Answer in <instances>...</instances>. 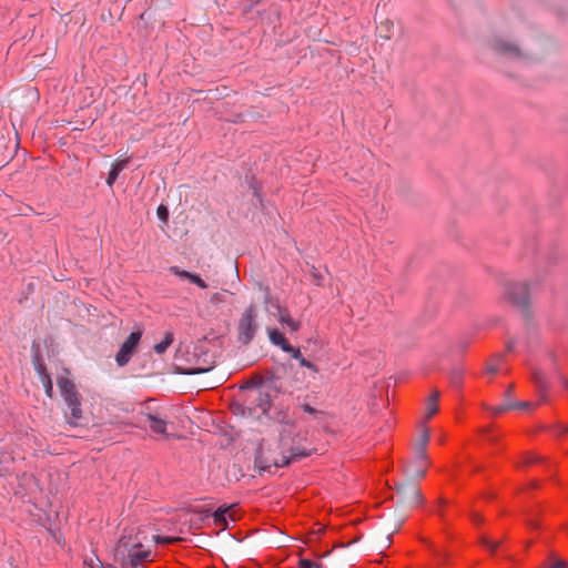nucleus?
I'll use <instances>...</instances> for the list:
<instances>
[{"mask_svg": "<svg viewBox=\"0 0 568 568\" xmlns=\"http://www.w3.org/2000/svg\"><path fill=\"white\" fill-rule=\"evenodd\" d=\"M191 283L195 284L196 286H199L200 288H206L207 287V284L205 283V281H203L200 275L195 274V273H192L191 274V277L189 280Z\"/></svg>", "mask_w": 568, "mask_h": 568, "instance_id": "33", "label": "nucleus"}, {"mask_svg": "<svg viewBox=\"0 0 568 568\" xmlns=\"http://www.w3.org/2000/svg\"><path fill=\"white\" fill-rule=\"evenodd\" d=\"M415 454H416V458L417 460L422 464V468L420 469H412L410 467L408 468V471L417 477H424L425 476V467L427 465V455H426V449L423 448V447H416L415 449Z\"/></svg>", "mask_w": 568, "mask_h": 568, "instance_id": "19", "label": "nucleus"}, {"mask_svg": "<svg viewBox=\"0 0 568 568\" xmlns=\"http://www.w3.org/2000/svg\"><path fill=\"white\" fill-rule=\"evenodd\" d=\"M141 417L149 423L153 434L168 438V420L153 413H141Z\"/></svg>", "mask_w": 568, "mask_h": 568, "instance_id": "9", "label": "nucleus"}, {"mask_svg": "<svg viewBox=\"0 0 568 568\" xmlns=\"http://www.w3.org/2000/svg\"><path fill=\"white\" fill-rule=\"evenodd\" d=\"M142 337L141 331L132 332L121 345L115 355V362L120 367L125 366L135 353Z\"/></svg>", "mask_w": 568, "mask_h": 568, "instance_id": "6", "label": "nucleus"}, {"mask_svg": "<svg viewBox=\"0 0 568 568\" xmlns=\"http://www.w3.org/2000/svg\"><path fill=\"white\" fill-rule=\"evenodd\" d=\"M153 538L155 539L156 542H161V544H166V542L172 541V539L166 538V537L153 536Z\"/></svg>", "mask_w": 568, "mask_h": 568, "instance_id": "38", "label": "nucleus"}, {"mask_svg": "<svg viewBox=\"0 0 568 568\" xmlns=\"http://www.w3.org/2000/svg\"><path fill=\"white\" fill-rule=\"evenodd\" d=\"M540 460H541L540 456L532 454V453H528L523 457V460L519 466L532 465V464L539 463Z\"/></svg>", "mask_w": 568, "mask_h": 568, "instance_id": "28", "label": "nucleus"}, {"mask_svg": "<svg viewBox=\"0 0 568 568\" xmlns=\"http://www.w3.org/2000/svg\"><path fill=\"white\" fill-rule=\"evenodd\" d=\"M214 367L212 354L203 346H195L191 353H187L185 365L178 366L181 374L196 375L210 372Z\"/></svg>", "mask_w": 568, "mask_h": 568, "instance_id": "2", "label": "nucleus"}, {"mask_svg": "<svg viewBox=\"0 0 568 568\" xmlns=\"http://www.w3.org/2000/svg\"><path fill=\"white\" fill-rule=\"evenodd\" d=\"M236 511H237L236 504L222 505L213 513H211L210 509L196 510V513L203 514L204 517L211 516L213 518L214 525L223 530L229 528L230 521L234 523L237 520L239 517L236 515Z\"/></svg>", "mask_w": 568, "mask_h": 568, "instance_id": "5", "label": "nucleus"}, {"mask_svg": "<svg viewBox=\"0 0 568 568\" xmlns=\"http://www.w3.org/2000/svg\"><path fill=\"white\" fill-rule=\"evenodd\" d=\"M174 341V335L172 332H166L164 335V338L154 345V352L156 354H163L166 352V349L172 345Z\"/></svg>", "mask_w": 568, "mask_h": 568, "instance_id": "21", "label": "nucleus"}, {"mask_svg": "<svg viewBox=\"0 0 568 568\" xmlns=\"http://www.w3.org/2000/svg\"><path fill=\"white\" fill-rule=\"evenodd\" d=\"M503 359L501 355L495 356L491 358V361L487 364L486 373L488 374H496L499 371V362Z\"/></svg>", "mask_w": 568, "mask_h": 568, "instance_id": "24", "label": "nucleus"}, {"mask_svg": "<svg viewBox=\"0 0 568 568\" xmlns=\"http://www.w3.org/2000/svg\"><path fill=\"white\" fill-rule=\"evenodd\" d=\"M530 405V403L528 402H521L519 404H510V403H507V404H501V405H498V406H495L491 408V412L494 415H498V414H501L506 410H510L513 408H526Z\"/></svg>", "mask_w": 568, "mask_h": 568, "instance_id": "22", "label": "nucleus"}, {"mask_svg": "<svg viewBox=\"0 0 568 568\" xmlns=\"http://www.w3.org/2000/svg\"><path fill=\"white\" fill-rule=\"evenodd\" d=\"M36 369L41 378L44 376V374H49L45 366L40 362L36 364Z\"/></svg>", "mask_w": 568, "mask_h": 568, "instance_id": "35", "label": "nucleus"}, {"mask_svg": "<svg viewBox=\"0 0 568 568\" xmlns=\"http://www.w3.org/2000/svg\"><path fill=\"white\" fill-rule=\"evenodd\" d=\"M128 163H129V160L124 159V160H116L112 164V168L106 178V184L109 186H112L115 183L120 173L126 168Z\"/></svg>", "mask_w": 568, "mask_h": 568, "instance_id": "17", "label": "nucleus"}, {"mask_svg": "<svg viewBox=\"0 0 568 568\" xmlns=\"http://www.w3.org/2000/svg\"><path fill=\"white\" fill-rule=\"evenodd\" d=\"M241 388L245 390L244 402L250 410H260L263 415L268 413L273 403L272 394L257 386H250L248 381Z\"/></svg>", "mask_w": 568, "mask_h": 568, "instance_id": "4", "label": "nucleus"}, {"mask_svg": "<svg viewBox=\"0 0 568 568\" xmlns=\"http://www.w3.org/2000/svg\"><path fill=\"white\" fill-rule=\"evenodd\" d=\"M394 27V23L389 20H386L385 22H382L381 23V29H384V31H386V33L383 36L385 39H390L392 37V29Z\"/></svg>", "mask_w": 568, "mask_h": 568, "instance_id": "32", "label": "nucleus"}, {"mask_svg": "<svg viewBox=\"0 0 568 568\" xmlns=\"http://www.w3.org/2000/svg\"><path fill=\"white\" fill-rule=\"evenodd\" d=\"M140 530L134 528L124 529L114 547V561L121 568H136L151 558V550L144 546Z\"/></svg>", "mask_w": 568, "mask_h": 568, "instance_id": "1", "label": "nucleus"}, {"mask_svg": "<svg viewBox=\"0 0 568 568\" xmlns=\"http://www.w3.org/2000/svg\"><path fill=\"white\" fill-rule=\"evenodd\" d=\"M302 409H303L305 413L311 414V415H314V414H316V413H317V410H316L313 406H311L310 404H303V405H302Z\"/></svg>", "mask_w": 568, "mask_h": 568, "instance_id": "36", "label": "nucleus"}, {"mask_svg": "<svg viewBox=\"0 0 568 568\" xmlns=\"http://www.w3.org/2000/svg\"><path fill=\"white\" fill-rule=\"evenodd\" d=\"M295 359H297L300 362V365L302 367H305V368H308L311 369L314 374H317L318 373V368L315 364H313L311 361L306 359L302 353L300 352V357H294Z\"/></svg>", "mask_w": 568, "mask_h": 568, "instance_id": "26", "label": "nucleus"}, {"mask_svg": "<svg viewBox=\"0 0 568 568\" xmlns=\"http://www.w3.org/2000/svg\"><path fill=\"white\" fill-rule=\"evenodd\" d=\"M511 348H513V345L508 344V349L511 351Z\"/></svg>", "mask_w": 568, "mask_h": 568, "instance_id": "41", "label": "nucleus"}, {"mask_svg": "<svg viewBox=\"0 0 568 568\" xmlns=\"http://www.w3.org/2000/svg\"><path fill=\"white\" fill-rule=\"evenodd\" d=\"M439 562H440V564L445 562L444 557H443V558H440Z\"/></svg>", "mask_w": 568, "mask_h": 568, "instance_id": "42", "label": "nucleus"}, {"mask_svg": "<svg viewBox=\"0 0 568 568\" xmlns=\"http://www.w3.org/2000/svg\"><path fill=\"white\" fill-rule=\"evenodd\" d=\"M65 404L70 410L69 414L65 415L67 422L69 425L75 427L79 425V420L82 418V408H81V395L73 396L65 400Z\"/></svg>", "mask_w": 568, "mask_h": 568, "instance_id": "11", "label": "nucleus"}, {"mask_svg": "<svg viewBox=\"0 0 568 568\" xmlns=\"http://www.w3.org/2000/svg\"><path fill=\"white\" fill-rule=\"evenodd\" d=\"M555 430L557 432V434L561 435V434H565L568 432V426H565V425H557L555 427Z\"/></svg>", "mask_w": 568, "mask_h": 568, "instance_id": "37", "label": "nucleus"}, {"mask_svg": "<svg viewBox=\"0 0 568 568\" xmlns=\"http://www.w3.org/2000/svg\"><path fill=\"white\" fill-rule=\"evenodd\" d=\"M250 386H257L263 390L268 392L270 394L274 392L275 394L281 392L282 383L281 378L271 371L265 372L264 374H254L248 379Z\"/></svg>", "mask_w": 568, "mask_h": 568, "instance_id": "7", "label": "nucleus"}, {"mask_svg": "<svg viewBox=\"0 0 568 568\" xmlns=\"http://www.w3.org/2000/svg\"><path fill=\"white\" fill-rule=\"evenodd\" d=\"M268 337L271 343L283 352L291 354L292 357H300V348L293 347L278 329H268Z\"/></svg>", "mask_w": 568, "mask_h": 568, "instance_id": "10", "label": "nucleus"}, {"mask_svg": "<svg viewBox=\"0 0 568 568\" xmlns=\"http://www.w3.org/2000/svg\"><path fill=\"white\" fill-rule=\"evenodd\" d=\"M494 51L499 54L509 55V57H521L520 50L516 44L508 43L500 38L493 39L490 43Z\"/></svg>", "mask_w": 568, "mask_h": 568, "instance_id": "13", "label": "nucleus"}, {"mask_svg": "<svg viewBox=\"0 0 568 568\" xmlns=\"http://www.w3.org/2000/svg\"><path fill=\"white\" fill-rule=\"evenodd\" d=\"M439 392L434 390L426 405V418H432L438 412Z\"/></svg>", "mask_w": 568, "mask_h": 568, "instance_id": "20", "label": "nucleus"}, {"mask_svg": "<svg viewBox=\"0 0 568 568\" xmlns=\"http://www.w3.org/2000/svg\"><path fill=\"white\" fill-rule=\"evenodd\" d=\"M298 568H322L321 565L311 559L301 558L298 561Z\"/></svg>", "mask_w": 568, "mask_h": 568, "instance_id": "30", "label": "nucleus"}, {"mask_svg": "<svg viewBox=\"0 0 568 568\" xmlns=\"http://www.w3.org/2000/svg\"><path fill=\"white\" fill-rule=\"evenodd\" d=\"M403 499L410 508L423 504L424 498L418 487L412 485L403 490Z\"/></svg>", "mask_w": 568, "mask_h": 568, "instance_id": "14", "label": "nucleus"}, {"mask_svg": "<svg viewBox=\"0 0 568 568\" xmlns=\"http://www.w3.org/2000/svg\"><path fill=\"white\" fill-rule=\"evenodd\" d=\"M170 273H172L173 275L180 277L181 280H190L191 277V272L189 271H184V270H181L179 266H171L169 268Z\"/></svg>", "mask_w": 568, "mask_h": 568, "instance_id": "29", "label": "nucleus"}, {"mask_svg": "<svg viewBox=\"0 0 568 568\" xmlns=\"http://www.w3.org/2000/svg\"><path fill=\"white\" fill-rule=\"evenodd\" d=\"M450 385L455 388H459L463 385V373L462 371L455 369L450 374Z\"/></svg>", "mask_w": 568, "mask_h": 568, "instance_id": "25", "label": "nucleus"}, {"mask_svg": "<svg viewBox=\"0 0 568 568\" xmlns=\"http://www.w3.org/2000/svg\"><path fill=\"white\" fill-rule=\"evenodd\" d=\"M479 541H480L481 546L487 548L491 554H494L497 550V548L499 547V545L501 544L500 540L494 541L485 536H481Z\"/></svg>", "mask_w": 568, "mask_h": 568, "instance_id": "23", "label": "nucleus"}, {"mask_svg": "<svg viewBox=\"0 0 568 568\" xmlns=\"http://www.w3.org/2000/svg\"><path fill=\"white\" fill-rule=\"evenodd\" d=\"M276 308L278 312V322L281 324L287 325L291 332H297L301 328V322L292 318L287 308L282 307L280 304H276Z\"/></svg>", "mask_w": 568, "mask_h": 568, "instance_id": "16", "label": "nucleus"}, {"mask_svg": "<svg viewBox=\"0 0 568 568\" xmlns=\"http://www.w3.org/2000/svg\"><path fill=\"white\" fill-rule=\"evenodd\" d=\"M41 382H42V384L44 386V390H45L47 396L52 398V396H53V384H52V379L50 377V374H44V376L42 377Z\"/></svg>", "mask_w": 568, "mask_h": 568, "instance_id": "27", "label": "nucleus"}, {"mask_svg": "<svg viewBox=\"0 0 568 568\" xmlns=\"http://www.w3.org/2000/svg\"><path fill=\"white\" fill-rule=\"evenodd\" d=\"M473 520H474L475 523H479V521L481 520V518H480V516H479V515H474Z\"/></svg>", "mask_w": 568, "mask_h": 568, "instance_id": "39", "label": "nucleus"}, {"mask_svg": "<svg viewBox=\"0 0 568 568\" xmlns=\"http://www.w3.org/2000/svg\"><path fill=\"white\" fill-rule=\"evenodd\" d=\"M428 442H429V432L427 428H424L422 430V434H420V437H419V442L417 444L416 447H423L426 449L427 445H428Z\"/></svg>", "mask_w": 568, "mask_h": 568, "instance_id": "31", "label": "nucleus"}, {"mask_svg": "<svg viewBox=\"0 0 568 568\" xmlns=\"http://www.w3.org/2000/svg\"><path fill=\"white\" fill-rule=\"evenodd\" d=\"M505 296L514 306L525 308L528 305L529 292L525 283L508 284Z\"/></svg>", "mask_w": 568, "mask_h": 568, "instance_id": "8", "label": "nucleus"}, {"mask_svg": "<svg viewBox=\"0 0 568 568\" xmlns=\"http://www.w3.org/2000/svg\"><path fill=\"white\" fill-rule=\"evenodd\" d=\"M488 440H494V437L490 434H488Z\"/></svg>", "mask_w": 568, "mask_h": 568, "instance_id": "40", "label": "nucleus"}, {"mask_svg": "<svg viewBox=\"0 0 568 568\" xmlns=\"http://www.w3.org/2000/svg\"><path fill=\"white\" fill-rule=\"evenodd\" d=\"M532 379L538 388L540 400L545 402L547 399L546 392L548 388L546 376L542 372L536 369L532 373Z\"/></svg>", "mask_w": 568, "mask_h": 568, "instance_id": "18", "label": "nucleus"}, {"mask_svg": "<svg viewBox=\"0 0 568 568\" xmlns=\"http://www.w3.org/2000/svg\"><path fill=\"white\" fill-rule=\"evenodd\" d=\"M57 383L64 402L80 394L74 383L68 377H59Z\"/></svg>", "mask_w": 568, "mask_h": 568, "instance_id": "15", "label": "nucleus"}, {"mask_svg": "<svg viewBox=\"0 0 568 568\" xmlns=\"http://www.w3.org/2000/svg\"><path fill=\"white\" fill-rule=\"evenodd\" d=\"M311 455L310 450L300 449V448H291L290 454L282 453L280 458L274 459V466L276 468L285 467L293 462H298Z\"/></svg>", "mask_w": 568, "mask_h": 568, "instance_id": "12", "label": "nucleus"}, {"mask_svg": "<svg viewBox=\"0 0 568 568\" xmlns=\"http://www.w3.org/2000/svg\"><path fill=\"white\" fill-rule=\"evenodd\" d=\"M156 213H158V216L160 220L166 222L168 221V217H169V211L166 209V206L164 205H160L156 210Z\"/></svg>", "mask_w": 568, "mask_h": 568, "instance_id": "34", "label": "nucleus"}, {"mask_svg": "<svg viewBox=\"0 0 568 568\" xmlns=\"http://www.w3.org/2000/svg\"><path fill=\"white\" fill-rule=\"evenodd\" d=\"M257 307L254 304L248 305L241 314L237 322V341L243 345H248L258 329Z\"/></svg>", "mask_w": 568, "mask_h": 568, "instance_id": "3", "label": "nucleus"}]
</instances>
